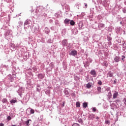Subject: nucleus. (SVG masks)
<instances>
[{
    "label": "nucleus",
    "mask_w": 126,
    "mask_h": 126,
    "mask_svg": "<svg viewBox=\"0 0 126 126\" xmlns=\"http://www.w3.org/2000/svg\"><path fill=\"white\" fill-rule=\"evenodd\" d=\"M87 106H88V104L87 103V102H84L83 103V108H87Z\"/></svg>",
    "instance_id": "nucleus-24"
},
{
    "label": "nucleus",
    "mask_w": 126,
    "mask_h": 126,
    "mask_svg": "<svg viewBox=\"0 0 126 126\" xmlns=\"http://www.w3.org/2000/svg\"><path fill=\"white\" fill-rule=\"evenodd\" d=\"M97 91H98L99 92H101V88L100 87H98L97 88Z\"/></svg>",
    "instance_id": "nucleus-34"
},
{
    "label": "nucleus",
    "mask_w": 126,
    "mask_h": 126,
    "mask_svg": "<svg viewBox=\"0 0 126 126\" xmlns=\"http://www.w3.org/2000/svg\"><path fill=\"white\" fill-rule=\"evenodd\" d=\"M7 121H10V120H11V117L10 116H8L7 117Z\"/></svg>",
    "instance_id": "nucleus-39"
},
{
    "label": "nucleus",
    "mask_w": 126,
    "mask_h": 126,
    "mask_svg": "<svg viewBox=\"0 0 126 126\" xmlns=\"http://www.w3.org/2000/svg\"><path fill=\"white\" fill-rule=\"evenodd\" d=\"M5 37L6 38H12V32L10 31V30H7L5 31L4 34Z\"/></svg>",
    "instance_id": "nucleus-2"
},
{
    "label": "nucleus",
    "mask_w": 126,
    "mask_h": 126,
    "mask_svg": "<svg viewBox=\"0 0 126 126\" xmlns=\"http://www.w3.org/2000/svg\"><path fill=\"white\" fill-rule=\"evenodd\" d=\"M36 91L37 92H40V91H41V89H40L39 88H36Z\"/></svg>",
    "instance_id": "nucleus-41"
},
{
    "label": "nucleus",
    "mask_w": 126,
    "mask_h": 126,
    "mask_svg": "<svg viewBox=\"0 0 126 126\" xmlns=\"http://www.w3.org/2000/svg\"><path fill=\"white\" fill-rule=\"evenodd\" d=\"M76 107H77L78 108L79 107H80V103L79 102H76Z\"/></svg>",
    "instance_id": "nucleus-31"
},
{
    "label": "nucleus",
    "mask_w": 126,
    "mask_h": 126,
    "mask_svg": "<svg viewBox=\"0 0 126 126\" xmlns=\"http://www.w3.org/2000/svg\"><path fill=\"white\" fill-rule=\"evenodd\" d=\"M62 45L63 47H66L67 46V40L64 39L62 41Z\"/></svg>",
    "instance_id": "nucleus-6"
},
{
    "label": "nucleus",
    "mask_w": 126,
    "mask_h": 126,
    "mask_svg": "<svg viewBox=\"0 0 126 126\" xmlns=\"http://www.w3.org/2000/svg\"><path fill=\"white\" fill-rule=\"evenodd\" d=\"M6 2H11V0H4Z\"/></svg>",
    "instance_id": "nucleus-43"
},
{
    "label": "nucleus",
    "mask_w": 126,
    "mask_h": 126,
    "mask_svg": "<svg viewBox=\"0 0 126 126\" xmlns=\"http://www.w3.org/2000/svg\"><path fill=\"white\" fill-rule=\"evenodd\" d=\"M45 33L47 34L50 33V29H49V28H48L47 27H46L45 28Z\"/></svg>",
    "instance_id": "nucleus-17"
},
{
    "label": "nucleus",
    "mask_w": 126,
    "mask_h": 126,
    "mask_svg": "<svg viewBox=\"0 0 126 126\" xmlns=\"http://www.w3.org/2000/svg\"><path fill=\"white\" fill-rule=\"evenodd\" d=\"M8 77H9V79H10V81H12V80H13V78L11 77V75H9Z\"/></svg>",
    "instance_id": "nucleus-32"
},
{
    "label": "nucleus",
    "mask_w": 126,
    "mask_h": 126,
    "mask_svg": "<svg viewBox=\"0 0 126 126\" xmlns=\"http://www.w3.org/2000/svg\"><path fill=\"white\" fill-rule=\"evenodd\" d=\"M69 92H70V91L68 89H65L64 91L65 95H69Z\"/></svg>",
    "instance_id": "nucleus-11"
},
{
    "label": "nucleus",
    "mask_w": 126,
    "mask_h": 126,
    "mask_svg": "<svg viewBox=\"0 0 126 126\" xmlns=\"http://www.w3.org/2000/svg\"><path fill=\"white\" fill-rule=\"evenodd\" d=\"M120 24H122V22H120Z\"/></svg>",
    "instance_id": "nucleus-55"
},
{
    "label": "nucleus",
    "mask_w": 126,
    "mask_h": 126,
    "mask_svg": "<svg viewBox=\"0 0 126 126\" xmlns=\"http://www.w3.org/2000/svg\"><path fill=\"white\" fill-rule=\"evenodd\" d=\"M24 27L25 28H29V27H31V21L30 20L27 19L26 21H25L24 23Z\"/></svg>",
    "instance_id": "nucleus-3"
},
{
    "label": "nucleus",
    "mask_w": 126,
    "mask_h": 126,
    "mask_svg": "<svg viewBox=\"0 0 126 126\" xmlns=\"http://www.w3.org/2000/svg\"><path fill=\"white\" fill-rule=\"evenodd\" d=\"M37 87H40V86H37Z\"/></svg>",
    "instance_id": "nucleus-56"
},
{
    "label": "nucleus",
    "mask_w": 126,
    "mask_h": 126,
    "mask_svg": "<svg viewBox=\"0 0 126 126\" xmlns=\"http://www.w3.org/2000/svg\"><path fill=\"white\" fill-rule=\"evenodd\" d=\"M21 89H22V88H20L19 90L17 91L20 96L22 95V91H21Z\"/></svg>",
    "instance_id": "nucleus-16"
},
{
    "label": "nucleus",
    "mask_w": 126,
    "mask_h": 126,
    "mask_svg": "<svg viewBox=\"0 0 126 126\" xmlns=\"http://www.w3.org/2000/svg\"><path fill=\"white\" fill-rule=\"evenodd\" d=\"M97 83L99 85H102V81H101V80L98 81Z\"/></svg>",
    "instance_id": "nucleus-40"
},
{
    "label": "nucleus",
    "mask_w": 126,
    "mask_h": 126,
    "mask_svg": "<svg viewBox=\"0 0 126 126\" xmlns=\"http://www.w3.org/2000/svg\"><path fill=\"white\" fill-rule=\"evenodd\" d=\"M89 62L88 61H87L85 62V63H84V65L85 67H87V66H89L90 65Z\"/></svg>",
    "instance_id": "nucleus-19"
},
{
    "label": "nucleus",
    "mask_w": 126,
    "mask_h": 126,
    "mask_svg": "<svg viewBox=\"0 0 126 126\" xmlns=\"http://www.w3.org/2000/svg\"><path fill=\"white\" fill-rule=\"evenodd\" d=\"M17 100L15 98H13V99L10 101V103L12 104H15V103H17Z\"/></svg>",
    "instance_id": "nucleus-15"
},
{
    "label": "nucleus",
    "mask_w": 126,
    "mask_h": 126,
    "mask_svg": "<svg viewBox=\"0 0 126 126\" xmlns=\"http://www.w3.org/2000/svg\"><path fill=\"white\" fill-rule=\"evenodd\" d=\"M55 24H56V25H59V21H55Z\"/></svg>",
    "instance_id": "nucleus-46"
},
{
    "label": "nucleus",
    "mask_w": 126,
    "mask_h": 126,
    "mask_svg": "<svg viewBox=\"0 0 126 126\" xmlns=\"http://www.w3.org/2000/svg\"><path fill=\"white\" fill-rule=\"evenodd\" d=\"M72 126H80V125L77 123H74Z\"/></svg>",
    "instance_id": "nucleus-35"
},
{
    "label": "nucleus",
    "mask_w": 126,
    "mask_h": 126,
    "mask_svg": "<svg viewBox=\"0 0 126 126\" xmlns=\"http://www.w3.org/2000/svg\"><path fill=\"white\" fill-rule=\"evenodd\" d=\"M38 78H39L40 79H43V78H44V75L42 74H39L38 75Z\"/></svg>",
    "instance_id": "nucleus-21"
},
{
    "label": "nucleus",
    "mask_w": 126,
    "mask_h": 126,
    "mask_svg": "<svg viewBox=\"0 0 126 126\" xmlns=\"http://www.w3.org/2000/svg\"><path fill=\"white\" fill-rule=\"evenodd\" d=\"M32 122V121H31V120L29 119L28 120L26 121L25 125H26V126H29L31 125Z\"/></svg>",
    "instance_id": "nucleus-10"
},
{
    "label": "nucleus",
    "mask_w": 126,
    "mask_h": 126,
    "mask_svg": "<svg viewBox=\"0 0 126 126\" xmlns=\"http://www.w3.org/2000/svg\"><path fill=\"white\" fill-rule=\"evenodd\" d=\"M105 66H107V63H104Z\"/></svg>",
    "instance_id": "nucleus-53"
},
{
    "label": "nucleus",
    "mask_w": 126,
    "mask_h": 126,
    "mask_svg": "<svg viewBox=\"0 0 126 126\" xmlns=\"http://www.w3.org/2000/svg\"><path fill=\"white\" fill-rule=\"evenodd\" d=\"M33 14H34V15H36V16H38V17H40V18L45 17V16L47 15V14L45 13V12L44 11H41V10H35Z\"/></svg>",
    "instance_id": "nucleus-1"
},
{
    "label": "nucleus",
    "mask_w": 126,
    "mask_h": 126,
    "mask_svg": "<svg viewBox=\"0 0 126 126\" xmlns=\"http://www.w3.org/2000/svg\"><path fill=\"white\" fill-rule=\"evenodd\" d=\"M98 27L99 29H101V28H104L105 27V25L104 24H98Z\"/></svg>",
    "instance_id": "nucleus-14"
},
{
    "label": "nucleus",
    "mask_w": 126,
    "mask_h": 126,
    "mask_svg": "<svg viewBox=\"0 0 126 126\" xmlns=\"http://www.w3.org/2000/svg\"><path fill=\"white\" fill-rule=\"evenodd\" d=\"M51 30H55V28L54 27H52L51 28Z\"/></svg>",
    "instance_id": "nucleus-50"
},
{
    "label": "nucleus",
    "mask_w": 126,
    "mask_h": 126,
    "mask_svg": "<svg viewBox=\"0 0 126 126\" xmlns=\"http://www.w3.org/2000/svg\"><path fill=\"white\" fill-rule=\"evenodd\" d=\"M108 45H109V46H112V42L111 41H109L108 42Z\"/></svg>",
    "instance_id": "nucleus-48"
},
{
    "label": "nucleus",
    "mask_w": 126,
    "mask_h": 126,
    "mask_svg": "<svg viewBox=\"0 0 126 126\" xmlns=\"http://www.w3.org/2000/svg\"><path fill=\"white\" fill-rule=\"evenodd\" d=\"M84 4H85V7H87V4L86 3H85Z\"/></svg>",
    "instance_id": "nucleus-51"
},
{
    "label": "nucleus",
    "mask_w": 126,
    "mask_h": 126,
    "mask_svg": "<svg viewBox=\"0 0 126 126\" xmlns=\"http://www.w3.org/2000/svg\"><path fill=\"white\" fill-rule=\"evenodd\" d=\"M54 42V40L52 39H48L46 41V42L48 43V44H52V43H53Z\"/></svg>",
    "instance_id": "nucleus-20"
},
{
    "label": "nucleus",
    "mask_w": 126,
    "mask_h": 126,
    "mask_svg": "<svg viewBox=\"0 0 126 126\" xmlns=\"http://www.w3.org/2000/svg\"><path fill=\"white\" fill-rule=\"evenodd\" d=\"M120 61H121V57H120L119 56H116L114 58V62L115 63H119Z\"/></svg>",
    "instance_id": "nucleus-8"
},
{
    "label": "nucleus",
    "mask_w": 126,
    "mask_h": 126,
    "mask_svg": "<svg viewBox=\"0 0 126 126\" xmlns=\"http://www.w3.org/2000/svg\"><path fill=\"white\" fill-rule=\"evenodd\" d=\"M105 124H106V125H109V124H110V121L106 120L105 121Z\"/></svg>",
    "instance_id": "nucleus-37"
},
{
    "label": "nucleus",
    "mask_w": 126,
    "mask_h": 126,
    "mask_svg": "<svg viewBox=\"0 0 126 126\" xmlns=\"http://www.w3.org/2000/svg\"><path fill=\"white\" fill-rule=\"evenodd\" d=\"M107 97H108V99H111V98H112V93H111V91H110L108 93Z\"/></svg>",
    "instance_id": "nucleus-23"
},
{
    "label": "nucleus",
    "mask_w": 126,
    "mask_h": 126,
    "mask_svg": "<svg viewBox=\"0 0 126 126\" xmlns=\"http://www.w3.org/2000/svg\"><path fill=\"white\" fill-rule=\"evenodd\" d=\"M95 119H96V120H98V119H99V117H96L95 118Z\"/></svg>",
    "instance_id": "nucleus-52"
},
{
    "label": "nucleus",
    "mask_w": 126,
    "mask_h": 126,
    "mask_svg": "<svg viewBox=\"0 0 126 126\" xmlns=\"http://www.w3.org/2000/svg\"><path fill=\"white\" fill-rule=\"evenodd\" d=\"M80 5L78 3H77V4H75V6H76V7H77L78 8V9H79V6Z\"/></svg>",
    "instance_id": "nucleus-36"
},
{
    "label": "nucleus",
    "mask_w": 126,
    "mask_h": 126,
    "mask_svg": "<svg viewBox=\"0 0 126 126\" xmlns=\"http://www.w3.org/2000/svg\"><path fill=\"white\" fill-rule=\"evenodd\" d=\"M70 24L72 26H73V25H74V24H75V22L73 20H71L70 21Z\"/></svg>",
    "instance_id": "nucleus-25"
},
{
    "label": "nucleus",
    "mask_w": 126,
    "mask_h": 126,
    "mask_svg": "<svg viewBox=\"0 0 126 126\" xmlns=\"http://www.w3.org/2000/svg\"><path fill=\"white\" fill-rule=\"evenodd\" d=\"M87 88H91V86H92V85L91 84V83H89L88 84H87L86 85Z\"/></svg>",
    "instance_id": "nucleus-26"
},
{
    "label": "nucleus",
    "mask_w": 126,
    "mask_h": 126,
    "mask_svg": "<svg viewBox=\"0 0 126 126\" xmlns=\"http://www.w3.org/2000/svg\"><path fill=\"white\" fill-rule=\"evenodd\" d=\"M118 96H119V93H118L117 91H115L113 94V99H117Z\"/></svg>",
    "instance_id": "nucleus-7"
},
{
    "label": "nucleus",
    "mask_w": 126,
    "mask_h": 126,
    "mask_svg": "<svg viewBox=\"0 0 126 126\" xmlns=\"http://www.w3.org/2000/svg\"><path fill=\"white\" fill-rule=\"evenodd\" d=\"M123 102H124V104H125V105H126V98H124V99H123Z\"/></svg>",
    "instance_id": "nucleus-42"
},
{
    "label": "nucleus",
    "mask_w": 126,
    "mask_h": 126,
    "mask_svg": "<svg viewBox=\"0 0 126 126\" xmlns=\"http://www.w3.org/2000/svg\"><path fill=\"white\" fill-rule=\"evenodd\" d=\"M78 24L79 29H81V28L83 27V22H82V21H79V22H78Z\"/></svg>",
    "instance_id": "nucleus-9"
},
{
    "label": "nucleus",
    "mask_w": 126,
    "mask_h": 126,
    "mask_svg": "<svg viewBox=\"0 0 126 126\" xmlns=\"http://www.w3.org/2000/svg\"><path fill=\"white\" fill-rule=\"evenodd\" d=\"M6 72H7V68H4L3 70H1V73L3 75H6Z\"/></svg>",
    "instance_id": "nucleus-13"
},
{
    "label": "nucleus",
    "mask_w": 126,
    "mask_h": 126,
    "mask_svg": "<svg viewBox=\"0 0 126 126\" xmlns=\"http://www.w3.org/2000/svg\"><path fill=\"white\" fill-rule=\"evenodd\" d=\"M35 113V111L33 109H31L30 114H34Z\"/></svg>",
    "instance_id": "nucleus-33"
},
{
    "label": "nucleus",
    "mask_w": 126,
    "mask_h": 126,
    "mask_svg": "<svg viewBox=\"0 0 126 126\" xmlns=\"http://www.w3.org/2000/svg\"><path fill=\"white\" fill-rule=\"evenodd\" d=\"M117 83V79H115L114 81V84H116Z\"/></svg>",
    "instance_id": "nucleus-47"
},
{
    "label": "nucleus",
    "mask_w": 126,
    "mask_h": 126,
    "mask_svg": "<svg viewBox=\"0 0 126 126\" xmlns=\"http://www.w3.org/2000/svg\"><path fill=\"white\" fill-rule=\"evenodd\" d=\"M89 118L91 119V120L94 119V114H91L89 116Z\"/></svg>",
    "instance_id": "nucleus-30"
},
{
    "label": "nucleus",
    "mask_w": 126,
    "mask_h": 126,
    "mask_svg": "<svg viewBox=\"0 0 126 126\" xmlns=\"http://www.w3.org/2000/svg\"><path fill=\"white\" fill-rule=\"evenodd\" d=\"M2 103H7V99H6V98H3L2 100Z\"/></svg>",
    "instance_id": "nucleus-29"
},
{
    "label": "nucleus",
    "mask_w": 126,
    "mask_h": 126,
    "mask_svg": "<svg viewBox=\"0 0 126 126\" xmlns=\"http://www.w3.org/2000/svg\"><path fill=\"white\" fill-rule=\"evenodd\" d=\"M108 1L106 0H104L102 2V5L103 6L106 7V6H108V4H107Z\"/></svg>",
    "instance_id": "nucleus-12"
},
{
    "label": "nucleus",
    "mask_w": 126,
    "mask_h": 126,
    "mask_svg": "<svg viewBox=\"0 0 126 126\" xmlns=\"http://www.w3.org/2000/svg\"><path fill=\"white\" fill-rule=\"evenodd\" d=\"M18 126H21V124H19V125H18Z\"/></svg>",
    "instance_id": "nucleus-54"
},
{
    "label": "nucleus",
    "mask_w": 126,
    "mask_h": 126,
    "mask_svg": "<svg viewBox=\"0 0 126 126\" xmlns=\"http://www.w3.org/2000/svg\"><path fill=\"white\" fill-rule=\"evenodd\" d=\"M93 111L94 112H96V108L95 107L93 108Z\"/></svg>",
    "instance_id": "nucleus-45"
},
{
    "label": "nucleus",
    "mask_w": 126,
    "mask_h": 126,
    "mask_svg": "<svg viewBox=\"0 0 126 126\" xmlns=\"http://www.w3.org/2000/svg\"><path fill=\"white\" fill-rule=\"evenodd\" d=\"M107 75V77H113V73L111 71H109Z\"/></svg>",
    "instance_id": "nucleus-18"
},
{
    "label": "nucleus",
    "mask_w": 126,
    "mask_h": 126,
    "mask_svg": "<svg viewBox=\"0 0 126 126\" xmlns=\"http://www.w3.org/2000/svg\"><path fill=\"white\" fill-rule=\"evenodd\" d=\"M77 51L75 49H73L69 53V56H72L73 57H76L77 56Z\"/></svg>",
    "instance_id": "nucleus-4"
},
{
    "label": "nucleus",
    "mask_w": 126,
    "mask_h": 126,
    "mask_svg": "<svg viewBox=\"0 0 126 126\" xmlns=\"http://www.w3.org/2000/svg\"><path fill=\"white\" fill-rule=\"evenodd\" d=\"M107 40L108 41V42H110L112 41V37H111L110 36H108L107 37Z\"/></svg>",
    "instance_id": "nucleus-28"
},
{
    "label": "nucleus",
    "mask_w": 126,
    "mask_h": 126,
    "mask_svg": "<svg viewBox=\"0 0 126 126\" xmlns=\"http://www.w3.org/2000/svg\"><path fill=\"white\" fill-rule=\"evenodd\" d=\"M122 58L121 59L122 61H123V62H125V59H126V56H122Z\"/></svg>",
    "instance_id": "nucleus-38"
},
{
    "label": "nucleus",
    "mask_w": 126,
    "mask_h": 126,
    "mask_svg": "<svg viewBox=\"0 0 126 126\" xmlns=\"http://www.w3.org/2000/svg\"><path fill=\"white\" fill-rule=\"evenodd\" d=\"M78 123H79L80 124H83V120H82V119H79L78 120Z\"/></svg>",
    "instance_id": "nucleus-27"
},
{
    "label": "nucleus",
    "mask_w": 126,
    "mask_h": 126,
    "mask_svg": "<svg viewBox=\"0 0 126 126\" xmlns=\"http://www.w3.org/2000/svg\"><path fill=\"white\" fill-rule=\"evenodd\" d=\"M0 126H4V124L3 123H0Z\"/></svg>",
    "instance_id": "nucleus-49"
},
{
    "label": "nucleus",
    "mask_w": 126,
    "mask_h": 126,
    "mask_svg": "<svg viewBox=\"0 0 126 126\" xmlns=\"http://www.w3.org/2000/svg\"><path fill=\"white\" fill-rule=\"evenodd\" d=\"M90 73L91 74V75H92L93 77H96L97 76V72L95 69H92L90 71Z\"/></svg>",
    "instance_id": "nucleus-5"
},
{
    "label": "nucleus",
    "mask_w": 126,
    "mask_h": 126,
    "mask_svg": "<svg viewBox=\"0 0 126 126\" xmlns=\"http://www.w3.org/2000/svg\"><path fill=\"white\" fill-rule=\"evenodd\" d=\"M70 21V20L68 19H65V20L64 21V22L65 23V24H68V23H69Z\"/></svg>",
    "instance_id": "nucleus-22"
},
{
    "label": "nucleus",
    "mask_w": 126,
    "mask_h": 126,
    "mask_svg": "<svg viewBox=\"0 0 126 126\" xmlns=\"http://www.w3.org/2000/svg\"><path fill=\"white\" fill-rule=\"evenodd\" d=\"M123 12H124V13H126V8H123Z\"/></svg>",
    "instance_id": "nucleus-44"
}]
</instances>
